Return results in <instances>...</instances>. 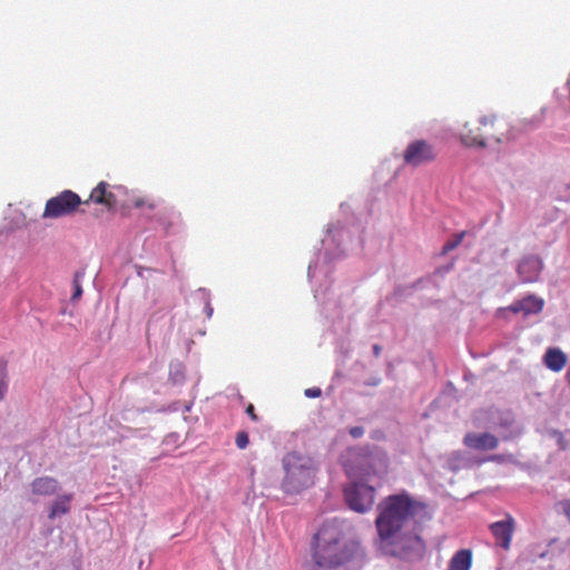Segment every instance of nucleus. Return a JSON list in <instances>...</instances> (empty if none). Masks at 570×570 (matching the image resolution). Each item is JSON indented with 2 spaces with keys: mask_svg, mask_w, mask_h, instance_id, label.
Wrapping results in <instances>:
<instances>
[{
  "mask_svg": "<svg viewBox=\"0 0 570 570\" xmlns=\"http://www.w3.org/2000/svg\"><path fill=\"white\" fill-rule=\"evenodd\" d=\"M81 205H83V200H81L77 193L69 189L62 190L57 196L47 200L42 218L57 219L72 215Z\"/></svg>",
  "mask_w": 570,
  "mask_h": 570,
  "instance_id": "7",
  "label": "nucleus"
},
{
  "mask_svg": "<svg viewBox=\"0 0 570 570\" xmlns=\"http://www.w3.org/2000/svg\"><path fill=\"white\" fill-rule=\"evenodd\" d=\"M206 313H207L208 317H210L213 314V307L209 304L206 305Z\"/></svg>",
  "mask_w": 570,
  "mask_h": 570,
  "instance_id": "30",
  "label": "nucleus"
},
{
  "mask_svg": "<svg viewBox=\"0 0 570 570\" xmlns=\"http://www.w3.org/2000/svg\"><path fill=\"white\" fill-rule=\"evenodd\" d=\"M544 265L540 256H523L517 266V273L522 283H535L539 281Z\"/></svg>",
  "mask_w": 570,
  "mask_h": 570,
  "instance_id": "11",
  "label": "nucleus"
},
{
  "mask_svg": "<svg viewBox=\"0 0 570 570\" xmlns=\"http://www.w3.org/2000/svg\"><path fill=\"white\" fill-rule=\"evenodd\" d=\"M465 236V232H461L455 234L452 239H449L442 247L441 255H446L448 253L455 249L463 240Z\"/></svg>",
  "mask_w": 570,
  "mask_h": 570,
  "instance_id": "19",
  "label": "nucleus"
},
{
  "mask_svg": "<svg viewBox=\"0 0 570 570\" xmlns=\"http://www.w3.org/2000/svg\"><path fill=\"white\" fill-rule=\"evenodd\" d=\"M131 204L136 208H141L144 206H147L149 209H154L156 207V203L155 202L146 199V198H142V197H135L131 200Z\"/></svg>",
  "mask_w": 570,
  "mask_h": 570,
  "instance_id": "22",
  "label": "nucleus"
},
{
  "mask_svg": "<svg viewBox=\"0 0 570 570\" xmlns=\"http://www.w3.org/2000/svg\"><path fill=\"white\" fill-rule=\"evenodd\" d=\"M344 499L351 510L365 513L374 505L375 489L353 479L352 482L344 488Z\"/></svg>",
  "mask_w": 570,
  "mask_h": 570,
  "instance_id": "8",
  "label": "nucleus"
},
{
  "mask_svg": "<svg viewBox=\"0 0 570 570\" xmlns=\"http://www.w3.org/2000/svg\"><path fill=\"white\" fill-rule=\"evenodd\" d=\"M465 446L480 451L494 450L499 445V440L491 433H468L464 436Z\"/></svg>",
  "mask_w": 570,
  "mask_h": 570,
  "instance_id": "13",
  "label": "nucleus"
},
{
  "mask_svg": "<svg viewBox=\"0 0 570 570\" xmlns=\"http://www.w3.org/2000/svg\"><path fill=\"white\" fill-rule=\"evenodd\" d=\"M31 493L37 497L55 495L60 489L59 481L49 475H42L33 479L30 483Z\"/></svg>",
  "mask_w": 570,
  "mask_h": 570,
  "instance_id": "14",
  "label": "nucleus"
},
{
  "mask_svg": "<svg viewBox=\"0 0 570 570\" xmlns=\"http://www.w3.org/2000/svg\"><path fill=\"white\" fill-rule=\"evenodd\" d=\"M522 301V313L527 316L538 314L543 309L544 301L535 295H528Z\"/></svg>",
  "mask_w": 570,
  "mask_h": 570,
  "instance_id": "18",
  "label": "nucleus"
},
{
  "mask_svg": "<svg viewBox=\"0 0 570 570\" xmlns=\"http://www.w3.org/2000/svg\"><path fill=\"white\" fill-rule=\"evenodd\" d=\"M350 434L354 438H361L364 434V429L362 426H353L350 429Z\"/></svg>",
  "mask_w": 570,
  "mask_h": 570,
  "instance_id": "27",
  "label": "nucleus"
},
{
  "mask_svg": "<svg viewBox=\"0 0 570 570\" xmlns=\"http://www.w3.org/2000/svg\"><path fill=\"white\" fill-rule=\"evenodd\" d=\"M246 413L249 415V417L253 420V421H258V416L257 414L255 413V409H254V405L253 404H248L247 407H246Z\"/></svg>",
  "mask_w": 570,
  "mask_h": 570,
  "instance_id": "28",
  "label": "nucleus"
},
{
  "mask_svg": "<svg viewBox=\"0 0 570 570\" xmlns=\"http://www.w3.org/2000/svg\"><path fill=\"white\" fill-rule=\"evenodd\" d=\"M492 535L498 546L504 550H509L512 541V535L515 530L514 519L508 514L504 520L497 521L490 525Z\"/></svg>",
  "mask_w": 570,
  "mask_h": 570,
  "instance_id": "12",
  "label": "nucleus"
},
{
  "mask_svg": "<svg viewBox=\"0 0 570 570\" xmlns=\"http://www.w3.org/2000/svg\"><path fill=\"white\" fill-rule=\"evenodd\" d=\"M7 389V363L4 361H0V401L4 399Z\"/></svg>",
  "mask_w": 570,
  "mask_h": 570,
  "instance_id": "20",
  "label": "nucleus"
},
{
  "mask_svg": "<svg viewBox=\"0 0 570 570\" xmlns=\"http://www.w3.org/2000/svg\"><path fill=\"white\" fill-rule=\"evenodd\" d=\"M544 364L551 371L560 372L567 364V356L559 348H549L544 354Z\"/></svg>",
  "mask_w": 570,
  "mask_h": 570,
  "instance_id": "15",
  "label": "nucleus"
},
{
  "mask_svg": "<svg viewBox=\"0 0 570 570\" xmlns=\"http://www.w3.org/2000/svg\"><path fill=\"white\" fill-rule=\"evenodd\" d=\"M426 505L406 492L385 497L377 505L375 525L380 541H391L416 517L425 514Z\"/></svg>",
  "mask_w": 570,
  "mask_h": 570,
  "instance_id": "1",
  "label": "nucleus"
},
{
  "mask_svg": "<svg viewBox=\"0 0 570 570\" xmlns=\"http://www.w3.org/2000/svg\"><path fill=\"white\" fill-rule=\"evenodd\" d=\"M71 500L72 494L58 495L50 507L49 519L53 520L57 517L69 513Z\"/></svg>",
  "mask_w": 570,
  "mask_h": 570,
  "instance_id": "17",
  "label": "nucleus"
},
{
  "mask_svg": "<svg viewBox=\"0 0 570 570\" xmlns=\"http://www.w3.org/2000/svg\"><path fill=\"white\" fill-rule=\"evenodd\" d=\"M304 394L309 399H314L321 396L322 391L320 387H309L305 390Z\"/></svg>",
  "mask_w": 570,
  "mask_h": 570,
  "instance_id": "25",
  "label": "nucleus"
},
{
  "mask_svg": "<svg viewBox=\"0 0 570 570\" xmlns=\"http://www.w3.org/2000/svg\"><path fill=\"white\" fill-rule=\"evenodd\" d=\"M381 350H382V348H381V346H380V345H377V344H375V345L373 346V353H374V355H375V356H380V354H381Z\"/></svg>",
  "mask_w": 570,
  "mask_h": 570,
  "instance_id": "29",
  "label": "nucleus"
},
{
  "mask_svg": "<svg viewBox=\"0 0 570 570\" xmlns=\"http://www.w3.org/2000/svg\"><path fill=\"white\" fill-rule=\"evenodd\" d=\"M558 511H561L570 523V499H564L556 504Z\"/></svg>",
  "mask_w": 570,
  "mask_h": 570,
  "instance_id": "24",
  "label": "nucleus"
},
{
  "mask_svg": "<svg viewBox=\"0 0 570 570\" xmlns=\"http://www.w3.org/2000/svg\"><path fill=\"white\" fill-rule=\"evenodd\" d=\"M436 157L435 147L424 139L411 141L403 151L404 164L414 168L432 163Z\"/></svg>",
  "mask_w": 570,
  "mask_h": 570,
  "instance_id": "10",
  "label": "nucleus"
},
{
  "mask_svg": "<svg viewBox=\"0 0 570 570\" xmlns=\"http://www.w3.org/2000/svg\"><path fill=\"white\" fill-rule=\"evenodd\" d=\"M471 566L472 552L468 549H461L451 558L448 570H470Z\"/></svg>",
  "mask_w": 570,
  "mask_h": 570,
  "instance_id": "16",
  "label": "nucleus"
},
{
  "mask_svg": "<svg viewBox=\"0 0 570 570\" xmlns=\"http://www.w3.org/2000/svg\"><path fill=\"white\" fill-rule=\"evenodd\" d=\"M351 557L342 527L335 521L323 523L314 535L313 561L317 570L335 569L346 563Z\"/></svg>",
  "mask_w": 570,
  "mask_h": 570,
  "instance_id": "2",
  "label": "nucleus"
},
{
  "mask_svg": "<svg viewBox=\"0 0 570 570\" xmlns=\"http://www.w3.org/2000/svg\"><path fill=\"white\" fill-rule=\"evenodd\" d=\"M127 195V189L122 186H111L106 181H100L90 193L83 205L90 203L102 206L108 212H115L118 206L129 207L126 202L120 203V196Z\"/></svg>",
  "mask_w": 570,
  "mask_h": 570,
  "instance_id": "9",
  "label": "nucleus"
},
{
  "mask_svg": "<svg viewBox=\"0 0 570 570\" xmlns=\"http://www.w3.org/2000/svg\"><path fill=\"white\" fill-rule=\"evenodd\" d=\"M82 275L83 274L80 273V272H76L75 275H73V281H72L73 294L71 296V301L72 302L78 301L81 297V295H82V287H81V284H80Z\"/></svg>",
  "mask_w": 570,
  "mask_h": 570,
  "instance_id": "21",
  "label": "nucleus"
},
{
  "mask_svg": "<svg viewBox=\"0 0 570 570\" xmlns=\"http://www.w3.org/2000/svg\"><path fill=\"white\" fill-rule=\"evenodd\" d=\"M238 449H245L249 443L248 434L245 431H239L235 439Z\"/></svg>",
  "mask_w": 570,
  "mask_h": 570,
  "instance_id": "23",
  "label": "nucleus"
},
{
  "mask_svg": "<svg viewBox=\"0 0 570 570\" xmlns=\"http://www.w3.org/2000/svg\"><path fill=\"white\" fill-rule=\"evenodd\" d=\"M285 476L282 489L289 494L299 493L312 487L316 474V464L311 456L297 452L287 453L283 458Z\"/></svg>",
  "mask_w": 570,
  "mask_h": 570,
  "instance_id": "5",
  "label": "nucleus"
},
{
  "mask_svg": "<svg viewBox=\"0 0 570 570\" xmlns=\"http://www.w3.org/2000/svg\"><path fill=\"white\" fill-rule=\"evenodd\" d=\"M381 549L403 559L413 560L425 552L423 539L413 531H400L391 541H380Z\"/></svg>",
  "mask_w": 570,
  "mask_h": 570,
  "instance_id": "6",
  "label": "nucleus"
},
{
  "mask_svg": "<svg viewBox=\"0 0 570 570\" xmlns=\"http://www.w3.org/2000/svg\"><path fill=\"white\" fill-rule=\"evenodd\" d=\"M522 308H523V307H522V301H521V299H520V301L514 302L513 304H511V305L508 307V309H509L510 312L514 313V314H517V313H522Z\"/></svg>",
  "mask_w": 570,
  "mask_h": 570,
  "instance_id": "26",
  "label": "nucleus"
},
{
  "mask_svg": "<svg viewBox=\"0 0 570 570\" xmlns=\"http://www.w3.org/2000/svg\"><path fill=\"white\" fill-rule=\"evenodd\" d=\"M344 470L351 480H363L371 476H384L389 471L387 454L375 448L363 446L350 450Z\"/></svg>",
  "mask_w": 570,
  "mask_h": 570,
  "instance_id": "4",
  "label": "nucleus"
},
{
  "mask_svg": "<svg viewBox=\"0 0 570 570\" xmlns=\"http://www.w3.org/2000/svg\"><path fill=\"white\" fill-rule=\"evenodd\" d=\"M512 138L508 120L497 115H485L475 122H468L461 134V141L468 147H487L489 144H502Z\"/></svg>",
  "mask_w": 570,
  "mask_h": 570,
  "instance_id": "3",
  "label": "nucleus"
}]
</instances>
